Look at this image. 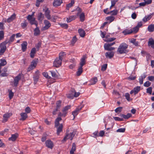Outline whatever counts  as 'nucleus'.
<instances>
[{
  "label": "nucleus",
  "mask_w": 154,
  "mask_h": 154,
  "mask_svg": "<svg viewBox=\"0 0 154 154\" xmlns=\"http://www.w3.org/2000/svg\"><path fill=\"white\" fill-rule=\"evenodd\" d=\"M151 84V83L149 81H147L144 84V86L146 87L149 86Z\"/></svg>",
  "instance_id": "obj_58"
},
{
  "label": "nucleus",
  "mask_w": 154,
  "mask_h": 154,
  "mask_svg": "<svg viewBox=\"0 0 154 154\" xmlns=\"http://www.w3.org/2000/svg\"><path fill=\"white\" fill-rule=\"evenodd\" d=\"M97 81V77H94L91 79L90 80V84L89 85H93L96 83Z\"/></svg>",
  "instance_id": "obj_27"
},
{
  "label": "nucleus",
  "mask_w": 154,
  "mask_h": 154,
  "mask_svg": "<svg viewBox=\"0 0 154 154\" xmlns=\"http://www.w3.org/2000/svg\"><path fill=\"white\" fill-rule=\"evenodd\" d=\"M107 64H104L102 66L101 70L103 71H105L107 68Z\"/></svg>",
  "instance_id": "obj_63"
},
{
  "label": "nucleus",
  "mask_w": 154,
  "mask_h": 154,
  "mask_svg": "<svg viewBox=\"0 0 154 154\" xmlns=\"http://www.w3.org/2000/svg\"><path fill=\"white\" fill-rule=\"evenodd\" d=\"M73 92L74 97H77L79 96L80 94V93L79 92H76L74 90H73Z\"/></svg>",
  "instance_id": "obj_50"
},
{
  "label": "nucleus",
  "mask_w": 154,
  "mask_h": 154,
  "mask_svg": "<svg viewBox=\"0 0 154 154\" xmlns=\"http://www.w3.org/2000/svg\"><path fill=\"white\" fill-rule=\"evenodd\" d=\"M82 106H79L76 108L75 110L72 112V114L74 116V119L78 114L79 111L82 109Z\"/></svg>",
  "instance_id": "obj_11"
},
{
  "label": "nucleus",
  "mask_w": 154,
  "mask_h": 154,
  "mask_svg": "<svg viewBox=\"0 0 154 154\" xmlns=\"http://www.w3.org/2000/svg\"><path fill=\"white\" fill-rule=\"evenodd\" d=\"M106 20L109 21V23H110L114 20L115 18L113 16H110L106 17Z\"/></svg>",
  "instance_id": "obj_39"
},
{
  "label": "nucleus",
  "mask_w": 154,
  "mask_h": 154,
  "mask_svg": "<svg viewBox=\"0 0 154 154\" xmlns=\"http://www.w3.org/2000/svg\"><path fill=\"white\" fill-rule=\"evenodd\" d=\"M139 29L136 26L133 29L132 32L135 33L137 32L139 30Z\"/></svg>",
  "instance_id": "obj_52"
},
{
  "label": "nucleus",
  "mask_w": 154,
  "mask_h": 154,
  "mask_svg": "<svg viewBox=\"0 0 154 154\" xmlns=\"http://www.w3.org/2000/svg\"><path fill=\"white\" fill-rule=\"evenodd\" d=\"M62 3V0H54L53 5L54 7H57L60 6Z\"/></svg>",
  "instance_id": "obj_17"
},
{
  "label": "nucleus",
  "mask_w": 154,
  "mask_h": 154,
  "mask_svg": "<svg viewBox=\"0 0 154 154\" xmlns=\"http://www.w3.org/2000/svg\"><path fill=\"white\" fill-rule=\"evenodd\" d=\"M140 86L136 87L130 91V93L131 94H132L134 93V94H136L140 91Z\"/></svg>",
  "instance_id": "obj_15"
},
{
  "label": "nucleus",
  "mask_w": 154,
  "mask_h": 154,
  "mask_svg": "<svg viewBox=\"0 0 154 154\" xmlns=\"http://www.w3.org/2000/svg\"><path fill=\"white\" fill-rule=\"evenodd\" d=\"M104 48L105 50L109 51L113 50L115 49V48L114 47L110 46L108 47V45H104Z\"/></svg>",
  "instance_id": "obj_35"
},
{
  "label": "nucleus",
  "mask_w": 154,
  "mask_h": 154,
  "mask_svg": "<svg viewBox=\"0 0 154 154\" xmlns=\"http://www.w3.org/2000/svg\"><path fill=\"white\" fill-rule=\"evenodd\" d=\"M118 0H111V5L112 6H114L116 3L118 2Z\"/></svg>",
  "instance_id": "obj_48"
},
{
  "label": "nucleus",
  "mask_w": 154,
  "mask_h": 154,
  "mask_svg": "<svg viewBox=\"0 0 154 154\" xmlns=\"http://www.w3.org/2000/svg\"><path fill=\"white\" fill-rule=\"evenodd\" d=\"M15 36V34H13L10 38L9 42H12L14 40V37Z\"/></svg>",
  "instance_id": "obj_59"
},
{
  "label": "nucleus",
  "mask_w": 154,
  "mask_h": 154,
  "mask_svg": "<svg viewBox=\"0 0 154 154\" xmlns=\"http://www.w3.org/2000/svg\"><path fill=\"white\" fill-rule=\"evenodd\" d=\"M15 17L16 15L14 14L7 19V22L8 23L11 22L15 19Z\"/></svg>",
  "instance_id": "obj_28"
},
{
  "label": "nucleus",
  "mask_w": 154,
  "mask_h": 154,
  "mask_svg": "<svg viewBox=\"0 0 154 154\" xmlns=\"http://www.w3.org/2000/svg\"><path fill=\"white\" fill-rule=\"evenodd\" d=\"M45 26L42 28V30L45 31L49 29L51 26V24L47 20H45L44 22Z\"/></svg>",
  "instance_id": "obj_8"
},
{
  "label": "nucleus",
  "mask_w": 154,
  "mask_h": 154,
  "mask_svg": "<svg viewBox=\"0 0 154 154\" xmlns=\"http://www.w3.org/2000/svg\"><path fill=\"white\" fill-rule=\"evenodd\" d=\"M25 111L26 112V114L30 113L31 111V109L29 107H26L25 108Z\"/></svg>",
  "instance_id": "obj_61"
},
{
  "label": "nucleus",
  "mask_w": 154,
  "mask_h": 154,
  "mask_svg": "<svg viewBox=\"0 0 154 154\" xmlns=\"http://www.w3.org/2000/svg\"><path fill=\"white\" fill-rule=\"evenodd\" d=\"M148 31L150 32H152L154 31V24H151L148 26L147 28Z\"/></svg>",
  "instance_id": "obj_26"
},
{
  "label": "nucleus",
  "mask_w": 154,
  "mask_h": 154,
  "mask_svg": "<svg viewBox=\"0 0 154 154\" xmlns=\"http://www.w3.org/2000/svg\"><path fill=\"white\" fill-rule=\"evenodd\" d=\"M38 20L40 21H42L44 18V15L41 13L38 14Z\"/></svg>",
  "instance_id": "obj_36"
},
{
  "label": "nucleus",
  "mask_w": 154,
  "mask_h": 154,
  "mask_svg": "<svg viewBox=\"0 0 154 154\" xmlns=\"http://www.w3.org/2000/svg\"><path fill=\"white\" fill-rule=\"evenodd\" d=\"M114 53L113 52H108L105 53V56L106 58L111 59L114 56Z\"/></svg>",
  "instance_id": "obj_20"
},
{
  "label": "nucleus",
  "mask_w": 154,
  "mask_h": 154,
  "mask_svg": "<svg viewBox=\"0 0 154 154\" xmlns=\"http://www.w3.org/2000/svg\"><path fill=\"white\" fill-rule=\"evenodd\" d=\"M118 12V11L117 10H114L109 12L110 14H112V15H116Z\"/></svg>",
  "instance_id": "obj_43"
},
{
  "label": "nucleus",
  "mask_w": 154,
  "mask_h": 154,
  "mask_svg": "<svg viewBox=\"0 0 154 154\" xmlns=\"http://www.w3.org/2000/svg\"><path fill=\"white\" fill-rule=\"evenodd\" d=\"M34 35L35 36L39 35L40 34V30L37 26H36V28L34 30Z\"/></svg>",
  "instance_id": "obj_25"
},
{
  "label": "nucleus",
  "mask_w": 154,
  "mask_h": 154,
  "mask_svg": "<svg viewBox=\"0 0 154 154\" xmlns=\"http://www.w3.org/2000/svg\"><path fill=\"white\" fill-rule=\"evenodd\" d=\"M147 93L150 94H151L152 92V88L151 87H149L147 89Z\"/></svg>",
  "instance_id": "obj_62"
},
{
  "label": "nucleus",
  "mask_w": 154,
  "mask_h": 154,
  "mask_svg": "<svg viewBox=\"0 0 154 154\" xmlns=\"http://www.w3.org/2000/svg\"><path fill=\"white\" fill-rule=\"evenodd\" d=\"M39 72L37 71L35 72V75L33 76L34 82L35 84H36L38 81L39 78Z\"/></svg>",
  "instance_id": "obj_18"
},
{
  "label": "nucleus",
  "mask_w": 154,
  "mask_h": 154,
  "mask_svg": "<svg viewBox=\"0 0 154 154\" xmlns=\"http://www.w3.org/2000/svg\"><path fill=\"white\" fill-rule=\"evenodd\" d=\"M85 15L84 13H82L80 15V19L81 21H83L85 20Z\"/></svg>",
  "instance_id": "obj_41"
},
{
  "label": "nucleus",
  "mask_w": 154,
  "mask_h": 154,
  "mask_svg": "<svg viewBox=\"0 0 154 154\" xmlns=\"http://www.w3.org/2000/svg\"><path fill=\"white\" fill-rule=\"evenodd\" d=\"M125 96L126 99L128 101L131 100V99L130 97V95L128 93H126L125 94Z\"/></svg>",
  "instance_id": "obj_47"
},
{
  "label": "nucleus",
  "mask_w": 154,
  "mask_h": 154,
  "mask_svg": "<svg viewBox=\"0 0 154 154\" xmlns=\"http://www.w3.org/2000/svg\"><path fill=\"white\" fill-rule=\"evenodd\" d=\"M36 52V49L35 48H32L31 50V52L30 53V57L31 58H33Z\"/></svg>",
  "instance_id": "obj_32"
},
{
  "label": "nucleus",
  "mask_w": 154,
  "mask_h": 154,
  "mask_svg": "<svg viewBox=\"0 0 154 154\" xmlns=\"http://www.w3.org/2000/svg\"><path fill=\"white\" fill-rule=\"evenodd\" d=\"M27 19L31 25L35 24L36 26H37L38 23L35 20V18L32 17V16L30 15H29L27 17Z\"/></svg>",
  "instance_id": "obj_4"
},
{
  "label": "nucleus",
  "mask_w": 154,
  "mask_h": 154,
  "mask_svg": "<svg viewBox=\"0 0 154 154\" xmlns=\"http://www.w3.org/2000/svg\"><path fill=\"white\" fill-rule=\"evenodd\" d=\"M61 102L60 101H58L56 103V108L57 109H59L61 106Z\"/></svg>",
  "instance_id": "obj_57"
},
{
  "label": "nucleus",
  "mask_w": 154,
  "mask_h": 154,
  "mask_svg": "<svg viewBox=\"0 0 154 154\" xmlns=\"http://www.w3.org/2000/svg\"><path fill=\"white\" fill-rule=\"evenodd\" d=\"M62 61L60 59L57 58L54 62V65L56 67H59L61 64Z\"/></svg>",
  "instance_id": "obj_12"
},
{
  "label": "nucleus",
  "mask_w": 154,
  "mask_h": 154,
  "mask_svg": "<svg viewBox=\"0 0 154 154\" xmlns=\"http://www.w3.org/2000/svg\"><path fill=\"white\" fill-rule=\"evenodd\" d=\"M7 42H3L0 45V55H2L6 49V44Z\"/></svg>",
  "instance_id": "obj_6"
},
{
  "label": "nucleus",
  "mask_w": 154,
  "mask_h": 154,
  "mask_svg": "<svg viewBox=\"0 0 154 154\" xmlns=\"http://www.w3.org/2000/svg\"><path fill=\"white\" fill-rule=\"evenodd\" d=\"M131 116V114L130 113H128L126 115H122V116L125 119H128Z\"/></svg>",
  "instance_id": "obj_42"
},
{
  "label": "nucleus",
  "mask_w": 154,
  "mask_h": 154,
  "mask_svg": "<svg viewBox=\"0 0 154 154\" xmlns=\"http://www.w3.org/2000/svg\"><path fill=\"white\" fill-rule=\"evenodd\" d=\"M4 37V33L3 31H0V40L2 39Z\"/></svg>",
  "instance_id": "obj_51"
},
{
  "label": "nucleus",
  "mask_w": 154,
  "mask_h": 154,
  "mask_svg": "<svg viewBox=\"0 0 154 154\" xmlns=\"http://www.w3.org/2000/svg\"><path fill=\"white\" fill-rule=\"evenodd\" d=\"M12 115V113L11 112H6L4 114L3 116V119L2 122L3 123H5L7 122L8 119Z\"/></svg>",
  "instance_id": "obj_7"
},
{
  "label": "nucleus",
  "mask_w": 154,
  "mask_h": 154,
  "mask_svg": "<svg viewBox=\"0 0 154 154\" xmlns=\"http://www.w3.org/2000/svg\"><path fill=\"white\" fill-rule=\"evenodd\" d=\"M146 75L143 74L140 76L139 78V82L140 84L143 83V80L146 78Z\"/></svg>",
  "instance_id": "obj_30"
},
{
  "label": "nucleus",
  "mask_w": 154,
  "mask_h": 154,
  "mask_svg": "<svg viewBox=\"0 0 154 154\" xmlns=\"http://www.w3.org/2000/svg\"><path fill=\"white\" fill-rule=\"evenodd\" d=\"M80 36L82 37H84L85 35V32L84 30L82 29L78 30Z\"/></svg>",
  "instance_id": "obj_29"
},
{
  "label": "nucleus",
  "mask_w": 154,
  "mask_h": 154,
  "mask_svg": "<svg viewBox=\"0 0 154 154\" xmlns=\"http://www.w3.org/2000/svg\"><path fill=\"white\" fill-rule=\"evenodd\" d=\"M148 45L154 48V39L151 38L149 39L148 43Z\"/></svg>",
  "instance_id": "obj_22"
},
{
  "label": "nucleus",
  "mask_w": 154,
  "mask_h": 154,
  "mask_svg": "<svg viewBox=\"0 0 154 154\" xmlns=\"http://www.w3.org/2000/svg\"><path fill=\"white\" fill-rule=\"evenodd\" d=\"M74 3V0H71V2L69 4H68L67 5V8H69L71 7L73 5Z\"/></svg>",
  "instance_id": "obj_44"
},
{
  "label": "nucleus",
  "mask_w": 154,
  "mask_h": 154,
  "mask_svg": "<svg viewBox=\"0 0 154 154\" xmlns=\"http://www.w3.org/2000/svg\"><path fill=\"white\" fill-rule=\"evenodd\" d=\"M18 136L19 135L17 133H15L14 134H12L11 135V137L9 138L8 140L9 141H15L18 137Z\"/></svg>",
  "instance_id": "obj_16"
},
{
  "label": "nucleus",
  "mask_w": 154,
  "mask_h": 154,
  "mask_svg": "<svg viewBox=\"0 0 154 154\" xmlns=\"http://www.w3.org/2000/svg\"><path fill=\"white\" fill-rule=\"evenodd\" d=\"M130 42L135 46H137L138 45V42L136 41V39L134 38L132 39L130 41Z\"/></svg>",
  "instance_id": "obj_40"
},
{
  "label": "nucleus",
  "mask_w": 154,
  "mask_h": 154,
  "mask_svg": "<svg viewBox=\"0 0 154 154\" xmlns=\"http://www.w3.org/2000/svg\"><path fill=\"white\" fill-rule=\"evenodd\" d=\"M45 15L46 18L48 20H50L51 19V16L50 14V11L48 8H46L45 11Z\"/></svg>",
  "instance_id": "obj_19"
},
{
  "label": "nucleus",
  "mask_w": 154,
  "mask_h": 154,
  "mask_svg": "<svg viewBox=\"0 0 154 154\" xmlns=\"http://www.w3.org/2000/svg\"><path fill=\"white\" fill-rule=\"evenodd\" d=\"M116 38H108L107 40H105V41L107 42H111L115 40Z\"/></svg>",
  "instance_id": "obj_55"
},
{
  "label": "nucleus",
  "mask_w": 154,
  "mask_h": 154,
  "mask_svg": "<svg viewBox=\"0 0 154 154\" xmlns=\"http://www.w3.org/2000/svg\"><path fill=\"white\" fill-rule=\"evenodd\" d=\"M21 75L19 74L18 75L15 77L14 80L13 84V85L15 87H17L19 83V80L20 79Z\"/></svg>",
  "instance_id": "obj_9"
},
{
  "label": "nucleus",
  "mask_w": 154,
  "mask_h": 154,
  "mask_svg": "<svg viewBox=\"0 0 154 154\" xmlns=\"http://www.w3.org/2000/svg\"><path fill=\"white\" fill-rule=\"evenodd\" d=\"M125 128H120L116 130L117 132H120L123 133L125 132Z\"/></svg>",
  "instance_id": "obj_45"
},
{
  "label": "nucleus",
  "mask_w": 154,
  "mask_h": 154,
  "mask_svg": "<svg viewBox=\"0 0 154 154\" xmlns=\"http://www.w3.org/2000/svg\"><path fill=\"white\" fill-rule=\"evenodd\" d=\"M128 47V45L127 44L125 43H122L119 46L117 49V52L120 54L126 53L128 52L127 49Z\"/></svg>",
  "instance_id": "obj_1"
},
{
  "label": "nucleus",
  "mask_w": 154,
  "mask_h": 154,
  "mask_svg": "<svg viewBox=\"0 0 154 154\" xmlns=\"http://www.w3.org/2000/svg\"><path fill=\"white\" fill-rule=\"evenodd\" d=\"M76 149L75 144V143H73L72 145V147L71 150L70 151V153L72 154L74 153V151Z\"/></svg>",
  "instance_id": "obj_34"
},
{
  "label": "nucleus",
  "mask_w": 154,
  "mask_h": 154,
  "mask_svg": "<svg viewBox=\"0 0 154 154\" xmlns=\"http://www.w3.org/2000/svg\"><path fill=\"white\" fill-rule=\"evenodd\" d=\"M27 25V23L25 21L21 23V26L23 28H25Z\"/></svg>",
  "instance_id": "obj_49"
},
{
  "label": "nucleus",
  "mask_w": 154,
  "mask_h": 154,
  "mask_svg": "<svg viewBox=\"0 0 154 154\" xmlns=\"http://www.w3.org/2000/svg\"><path fill=\"white\" fill-rule=\"evenodd\" d=\"M37 63V62L35 60H33L31 63L30 65L28 68V71H30L34 69L36 66Z\"/></svg>",
  "instance_id": "obj_10"
},
{
  "label": "nucleus",
  "mask_w": 154,
  "mask_h": 154,
  "mask_svg": "<svg viewBox=\"0 0 154 154\" xmlns=\"http://www.w3.org/2000/svg\"><path fill=\"white\" fill-rule=\"evenodd\" d=\"M45 144L46 146L48 148L52 149L53 146V142L50 140H47L46 141Z\"/></svg>",
  "instance_id": "obj_21"
},
{
  "label": "nucleus",
  "mask_w": 154,
  "mask_h": 154,
  "mask_svg": "<svg viewBox=\"0 0 154 154\" xmlns=\"http://www.w3.org/2000/svg\"><path fill=\"white\" fill-rule=\"evenodd\" d=\"M132 32V30L125 29L122 32V33L125 35L129 34Z\"/></svg>",
  "instance_id": "obj_33"
},
{
  "label": "nucleus",
  "mask_w": 154,
  "mask_h": 154,
  "mask_svg": "<svg viewBox=\"0 0 154 154\" xmlns=\"http://www.w3.org/2000/svg\"><path fill=\"white\" fill-rule=\"evenodd\" d=\"M82 68L79 67L78 71L76 72V75L77 76H79L82 72Z\"/></svg>",
  "instance_id": "obj_38"
},
{
  "label": "nucleus",
  "mask_w": 154,
  "mask_h": 154,
  "mask_svg": "<svg viewBox=\"0 0 154 154\" xmlns=\"http://www.w3.org/2000/svg\"><path fill=\"white\" fill-rule=\"evenodd\" d=\"M67 97L69 98L73 99L74 97L73 92H72V93L67 95Z\"/></svg>",
  "instance_id": "obj_60"
},
{
  "label": "nucleus",
  "mask_w": 154,
  "mask_h": 154,
  "mask_svg": "<svg viewBox=\"0 0 154 154\" xmlns=\"http://www.w3.org/2000/svg\"><path fill=\"white\" fill-rule=\"evenodd\" d=\"M14 93L12 92L11 91H10L9 92V97L10 99H11L14 96Z\"/></svg>",
  "instance_id": "obj_53"
},
{
  "label": "nucleus",
  "mask_w": 154,
  "mask_h": 154,
  "mask_svg": "<svg viewBox=\"0 0 154 154\" xmlns=\"http://www.w3.org/2000/svg\"><path fill=\"white\" fill-rule=\"evenodd\" d=\"M0 67L4 66L7 64V62L5 59H2L0 60Z\"/></svg>",
  "instance_id": "obj_37"
},
{
  "label": "nucleus",
  "mask_w": 154,
  "mask_h": 154,
  "mask_svg": "<svg viewBox=\"0 0 154 154\" xmlns=\"http://www.w3.org/2000/svg\"><path fill=\"white\" fill-rule=\"evenodd\" d=\"M71 107V106L70 105H68L65 106L63 108V111L65 115L66 114L67 111L70 109Z\"/></svg>",
  "instance_id": "obj_31"
},
{
  "label": "nucleus",
  "mask_w": 154,
  "mask_h": 154,
  "mask_svg": "<svg viewBox=\"0 0 154 154\" xmlns=\"http://www.w3.org/2000/svg\"><path fill=\"white\" fill-rule=\"evenodd\" d=\"M75 134L76 131H73L72 132L70 133L69 134H66L62 140V141H65L68 139H69L72 140Z\"/></svg>",
  "instance_id": "obj_5"
},
{
  "label": "nucleus",
  "mask_w": 154,
  "mask_h": 154,
  "mask_svg": "<svg viewBox=\"0 0 154 154\" xmlns=\"http://www.w3.org/2000/svg\"><path fill=\"white\" fill-rule=\"evenodd\" d=\"M77 41V38L75 36H74L72 39L71 41V44L74 45Z\"/></svg>",
  "instance_id": "obj_54"
},
{
  "label": "nucleus",
  "mask_w": 154,
  "mask_h": 154,
  "mask_svg": "<svg viewBox=\"0 0 154 154\" xmlns=\"http://www.w3.org/2000/svg\"><path fill=\"white\" fill-rule=\"evenodd\" d=\"M21 118L20 119V120L24 121L27 118L28 116L26 113L22 112L20 113Z\"/></svg>",
  "instance_id": "obj_23"
},
{
  "label": "nucleus",
  "mask_w": 154,
  "mask_h": 154,
  "mask_svg": "<svg viewBox=\"0 0 154 154\" xmlns=\"http://www.w3.org/2000/svg\"><path fill=\"white\" fill-rule=\"evenodd\" d=\"M43 75L44 77L47 78L49 79L50 78V77L48 75V73L47 72H43Z\"/></svg>",
  "instance_id": "obj_64"
},
{
  "label": "nucleus",
  "mask_w": 154,
  "mask_h": 154,
  "mask_svg": "<svg viewBox=\"0 0 154 154\" xmlns=\"http://www.w3.org/2000/svg\"><path fill=\"white\" fill-rule=\"evenodd\" d=\"M65 53L64 52H61L59 54V58H58L60 59V60H62V57L64 55H65Z\"/></svg>",
  "instance_id": "obj_46"
},
{
  "label": "nucleus",
  "mask_w": 154,
  "mask_h": 154,
  "mask_svg": "<svg viewBox=\"0 0 154 154\" xmlns=\"http://www.w3.org/2000/svg\"><path fill=\"white\" fill-rule=\"evenodd\" d=\"M87 57L85 55H84L82 58L80 60V66L79 67H82V66L85 64L86 63V59Z\"/></svg>",
  "instance_id": "obj_14"
},
{
  "label": "nucleus",
  "mask_w": 154,
  "mask_h": 154,
  "mask_svg": "<svg viewBox=\"0 0 154 154\" xmlns=\"http://www.w3.org/2000/svg\"><path fill=\"white\" fill-rule=\"evenodd\" d=\"M153 14H150L149 15H146L142 19V21L144 23H146L152 17Z\"/></svg>",
  "instance_id": "obj_13"
},
{
  "label": "nucleus",
  "mask_w": 154,
  "mask_h": 154,
  "mask_svg": "<svg viewBox=\"0 0 154 154\" xmlns=\"http://www.w3.org/2000/svg\"><path fill=\"white\" fill-rule=\"evenodd\" d=\"M61 119L60 117H58L56 119L55 122V126L57 128V133L58 135L62 131L63 125L62 124H60L59 123V121H61Z\"/></svg>",
  "instance_id": "obj_2"
},
{
  "label": "nucleus",
  "mask_w": 154,
  "mask_h": 154,
  "mask_svg": "<svg viewBox=\"0 0 154 154\" xmlns=\"http://www.w3.org/2000/svg\"><path fill=\"white\" fill-rule=\"evenodd\" d=\"M76 10L78 11V12L76 15L71 16L68 17L67 18L66 21L68 23L70 22L72 20L75 19L79 14L82 11L81 9L79 7H78L76 8Z\"/></svg>",
  "instance_id": "obj_3"
},
{
  "label": "nucleus",
  "mask_w": 154,
  "mask_h": 154,
  "mask_svg": "<svg viewBox=\"0 0 154 154\" xmlns=\"http://www.w3.org/2000/svg\"><path fill=\"white\" fill-rule=\"evenodd\" d=\"M50 72L51 73L53 77L54 78H56L57 77V75L55 72L53 71H50Z\"/></svg>",
  "instance_id": "obj_56"
},
{
  "label": "nucleus",
  "mask_w": 154,
  "mask_h": 154,
  "mask_svg": "<svg viewBox=\"0 0 154 154\" xmlns=\"http://www.w3.org/2000/svg\"><path fill=\"white\" fill-rule=\"evenodd\" d=\"M27 43L26 41L23 42L21 44L22 49L23 52L25 51L27 48Z\"/></svg>",
  "instance_id": "obj_24"
}]
</instances>
